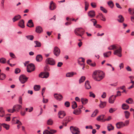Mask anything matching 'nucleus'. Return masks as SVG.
<instances>
[{
	"mask_svg": "<svg viewBox=\"0 0 134 134\" xmlns=\"http://www.w3.org/2000/svg\"><path fill=\"white\" fill-rule=\"evenodd\" d=\"M65 106L66 107H68L70 106V103L69 102L66 101L64 103Z\"/></svg>",
	"mask_w": 134,
	"mask_h": 134,
	"instance_id": "obj_51",
	"label": "nucleus"
},
{
	"mask_svg": "<svg viewBox=\"0 0 134 134\" xmlns=\"http://www.w3.org/2000/svg\"><path fill=\"white\" fill-rule=\"evenodd\" d=\"M85 31L82 28H77L75 31V34L81 37L84 34Z\"/></svg>",
	"mask_w": 134,
	"mask_h": 134,
	"instance_id": "obj_2",
	"label": "nucleus"
},
{
	"mask_svg": "<svg viewBox=\"0 0 134 134\" xmlns=\"http://www.w3.org/2000/svg\"><path fill=\"white\" fill-rule=\"evenodd\" d=\"M116 98V96H114L112 95L109 98V102L110 103L113 104L114 103Z\"/></svg>",
	"mask_w": 134,
	"mask_h": 134,
	"instance_id": "obj_13",
	"label": "nucleus"
},
{
	"mask_svg": "<svg viewBox=\"0 0 134 134\" xmlns=\"http://www.w3.org/2000/svg\"><path fill=\"white\" fill-rule=\"evenodd\" d=\"M90 95L89 96L90 97H92L93 98H94L95 97V94L93 93L92 92H90Z\"/></svg>",
	"mask_w": 134,
	"mask_h": 134,
	"instance_id": "obj_54",
	"label": "nucleus"
},
{
	"mask_svg": "<svg viewBox=\"0 0 134 134\" xmlns=\"http://www.w3.org/2000/svg\"><path fill=\"white\" fill-rule=\"evenodd\" d=\"M91 6L93 8H95L96 7V3L94 2H92L91 3Z\"/></svg>",
	"mask_w": 134,
	"mask_h": 134,
	"instance_id": "obj_55",
	"label": "nucleus"
},
{
	"mask_svg": "<svg viewBox=\"0 0 134 134\" xmlns=\"http://www.w3.org/2000/svg\"><path fill=\"white\" fill-rule=\"evenodd\" d=\"M81 112V109H80L79 108H77L74 110L73 112V113L76 115H79L80 114Z\"/></svg>",
	"mask_w": 134,
	"mask_h": 134,
	"instance_id": "obj_19",
	"label": "nucleus"
},
{
	"mask_svg": "<svg viewBox=\"0 0 134 134\" xmlns=\"http://www.w3.org/2000/svg\"><path fill=\"white\" fill-rule=\"evenodd\" d=\"M118 19L117 20L120 23H122L124 21V18L122 15H120L118 16Z\"/></svg>",
	"mask_w": 134,
	"mask_h": 134,
	"instance_id": "obj_22",
	"label": "nucleus"
},
{
	"mask_svg": "<svg viewBox=\"0 0 134 134\" xmlns=\"http://www.w3.org/2000/svg\"><path fill=\"white\" fill-rule=\"evenodd\" d=\"M79 59H81V60H80V61H79V60L78 61V63L79 64L80 63V62H82L83 63H84V62H85V59L84 58H79Z\"/></svg>",
	"mask_w": 134,
	"mask_h": 134,
	"instance_id": "obj_57",
	"label": "nucleus"
},
{
	"mask_svg": "<svg viewBox=\"0 0 134 134\" xmlns=\"http://www.w3.org/2000/svg\"><path fill=\"white\" fill-rule=\"evenodd\" d=\"M104 73L102 71H97L94 72L92 77L93 79L96 81H99L104 77Z\"/></svg>",
	"mask_w": 134,
	"mask_h": 134,
	"instance_id": "obj_1",
	"label": "nucleus"
},
{
	"mask_svg": "<svg viewBox=\"0 0 134 134\" xmlns=\"http://www.w3.org/2000/svg\"><path fill=\"white\" fill-rule=\"evenodd\" d=\"M121 95V92L120 91H118L116 95L115 96H116V97L117 96H120Z\"/></svg>",
	"mask_w": 134,
	"mask_h": 134,
	"instance_id": "obj_60",
	"label": "nucleus"
},
{
	"mask_svg": "<svg viewBox=\"0 0 134 134\" xmlns=\"http://www.w3.org/2000/svg\"><path fill=\"white\" fill-rule=\"evenodd\" d=\"M35 31L37 33H40L42 32L43 30L41 27L38 26L36 27Z\"/></svg>",
	"mask_w": 134,
	"mask_h": 134,
	"instance_id": "obj_17",
	"label": "nucleus"
},
{
	"mask_svg": "<svg viewBox=\"0 0 134 134\" xmlns=\"http://www.w3.org/2000/svg\"><path fill=\"white\" fill-rule=\"evenodd\" d=\"M122 49L121 47H120L119 49H117L114 52V54L120 57L121 56V52Z\"/></svg>",
	"mask_w": 134,
	"mask_h": 134,
	"instance_id": "obj_10",
	"label": "nucleus"
},
{
	"mask_svg": "<svg viewBox=\"0 0 134 134\" xmlns=\"http://www.w3.org/2000/svg\"><path fill=\"white\" fill-rule=\"evenodd\" d=\"M116 126L117 129H120L126 126V125L123 122H120L116 123Z\"/></svg>",
	"mask_w": 134,
	"mask_h": 134,
	"instance_id": "obj_9",
	"label": "nucleus"
},
{
	"mask_svg": "<svg viewBox=\"0 0 134 134\" xmlns=\"http://www.w3.org/2000/svg\"><path fill=\"white\" fill-rule=\"evenodd\" d=\"M18 25L20 27L23 28L25 27L24 21L22 19L19 21Z\"/></svg>",
	"mask_w": 134,
	"mask_h": 134,
	"instance_id": "obj_16",
	"label": "nucleus"
},
{
	"mask_svg": "<svg viewBox=\"0 0 134 134\" xmlns=\"http://www.w3.org/2000/svg\"><path fill=\"white\" fill-rule=\"evenodd\" d=\"M5 113L4 110L2 108H0V116L3 117Z\"/></svg>",
	"mask_w": 134,
	"mask_h": 134,
	"instance_id": "obj_27",
	"label": "nucleus"
},
{
	"mask_svg": "<svg viewBox=\"0 0 134 134\" xmlns=\"http://www.w3.org/2000/svg\"><path fill=\"white\" fill-rule=\"evenodd\" d=\"M47 64H48L51 65H54L55 64V60L52 58H49L47 59L46 60Z\"/></svg>",
	"mask_w": 134,
	"mask_h": 134,
	"instance_id": "obj_5",
	"label": "nucleus"
},
{
	"mask_svg": "<svg viewBox=\"0 0 134 134\" xmlns=\"http://www.w3.org/2000/svg\"><path fill=\"white\" fill-rule=\"evenodd\" d=\"M58 117L59 118L62 119L66 115L65 112L63 111H60L58 113Z\"/></svg>",
	"mask_w": 134,
	"mask_h": 134,
	"instance_id": "obj_12",
	"label": "nucleus"
},
{
	"mask_svg": "<svg viewBox=\"0 0 134 134\" xmlns=\"http://www.w3.org/2000/svg\"><path fill=\"white\" fill-rule=\"evenodd\" d=\"M124 113L125 114V116L126 118V119L128 118L130 115V113L129 112L127 111H125Z\"/></svg>",
	"mask_w": 134,
	"mask_h": 134,
	"instance_id": "obj_42",
	"label": "nucleus"
},
{
	"mask_svg": "<svg viewBox=\"0 0 134 134\" xmlns=\"http://www.w3.org/2000/svg\"><path fill=\"white\" fill-rule=\"evenodd\" d=\"M108 5L111 8H112L114 6L113 2L111 1H109L107 2Z\"/></svg>",
	"mask_w": 134,
	"mask_h": 134,
	"instance_id": "obj_29",
	"label": "nucleus"
},
{
	"mask_svg": "<svg viewBox=\"0 0 134 134\" xmlns=\"http://www.w3.org/2000/svg\"><path fill=\"white\" fill-rule=\"evenodd\" d=\"M100 10L103 11V12L105 13H107V11L105 8L101 6L100 7Z\"/></svg>",
	"mask_w": 134,
	"mask_h": 134,
	"instance_id": "obj_48",
	"label": "nucleus"
},
{
	"mask_svg": "<svg viewBox=\"0 0 134 134\" xmlns=\"http://www.w3.org/2000/svg\"><path fill=\"white\" fill-rule=\"evenodd\" d=\"M40 86L39 85H35L34 86V89L35 91H38L39 90Z\"/></svg>",
	"mask_w": 134,
	"mask_h": 134,
	"instance_id": "obj_36",
	"label": "nucleus"
},
{
	"mask_svg": "<svg viewBox=\"0 0 134 134\" xmlns=\"http://www.w3.org/2000/svg\"><path fill=\"white\" fill-rule=\"evenodd\" d=\"M49 8L51 10H54L56 8V5L53 1H52L51 2Z\"/></svg>",
	"mask_w": 134,
	"mask_h": 134,
	"instance_id": "obj_14",
	"label": "nucleus"
},
{
	"mask_svg": "<svg viewBox=\"0 0 134 134\" xmlns=\"http://www.w3.org/2000/svg\"><path fill=\"white\" fill-rule=\"evenodd\" d=\"M35 42L36 44V45L35 46V47H40L41 46V44L40 42L37 41H35Z\"/></svg>",
	"mask_w": 134,
	"mask_h": 134,
	"instance_id": "obj_37",
	"label": "nucleus"
},
{
	"mask_svg": "<svg viewBox=\"0 0 134 134\" xmlns=\"http://www.w3.org/2000/svg\"><path fill=\"white\" fill-rule=\"evenodd\" d=\"M103 55H104V57H108L109 56V54H108V53L106 52L105 53H104L103 54Z\"/></svg>",
	"mask_w": 134,
	"mask_h": 134,
	"instance_id": "obj_61",
	"label": "nucleus"
},
{
	"mask_svg": "<svg viewBox=\"0 0 134 134\" xmlns=\"http://www.w3.org/2000/svg\"><path fill=\"white\" fill-rule=\"evenodd\" d=\"M35 69V66L34 64L30 63L28 64L27 67V71L31 72L34 71Z\"/></svg>",
	"mask_w": 134,
	"mask_h": 134,
	"instance_id": "obj_3",
	"label": "nucleus"
},
{
	"mask_svg": "<svg viewBox=\"0 0 134 134\" xmlns=\"http://www.w3.org/2000/svg\"><path fill=\"white\" fill-rule=\"evenodd\" d=\"M85 86L86 88L87 89H89L91 88L89 82L88 81H86L85 84Z\"/></svg>",
	"mask_w": 134,
	"mask_h": 134,
	"instance_id": "obj_23",
	"label": "nucleus"
},
{
	"mask_svg": "<svg viewBox=\"0 0 134 134\" xmlns=\"http://www.w3.org/2000/svg\"><path fill=\"white\" fill-rule=\"evenodd\" d=\"M71 118L70 117L67 116L64 119L63 121L65 123H68L70 121Z\"/></svg>",
	"mask_w": 134,
	"mask_h": 134,
	"instance_id": "obj_28",
	"label": "nucleus"
},
{
	"mask_svg": "<svg viewBox=\"0 0 134 134\" xmlns=\"http://www.w3.org/2000/svg\"><path fill=\"white\" fill-rule=\"evenodd\" d=\"M63 64L62 62H59L57 66L59 67H60L62 65H63Z\"/></svg>",
	"mask_w": 134,
	"mask_h": 134,
	"instance_id": "obj_63",
	"label": "nucleus"
},
{
	"mask_svg": "<svg viewBox=\"0 0 134 134\" xmlns=\"http://www.w3.org/2000/svg\"><path fill=\"white\" fill-rule=\"evenodd\" d=\"M85 79V77L82 76L81 77L79 80V82L80 83L83 82Z\"/></svg>",
	"mask_w": 134,
	"mask_h": 134,
	"instance_id": "obj_44",
	"label": "nucleus"
},
{
	"mask_svg": "<svg viewBox=\"0 0 134 134\" xmlns=\"http://www.w3.org/2000/svg\"><path fill=\"white\" fill-rule=\"evenodd\" d=\"M115 110V109H113L112 108H111L109 109V112L110 113H112Z\"/></svg>",
	"mask_w": 134,
	"mask_h": 134,
	"instance_id": "obj_59",
	"label": "nucleus"
},
{
	"mask_svg": "<svg viewBox=\"0 0 134 134\" xmlns=\"http://www.w3.org/2000/svg\"><path fill=\"white\" fill-rule=\"evenodd\" d=\"M54 98L60 101L62 100L63 97L60 94H58L57 93L54 94Z\"/></svg>",
	"mask_w": 134,
	"mask_h": 134,
	"instance_id": "obj_11",
	"label": "nucleus"
},
{
	"mask_svg": "<svg viewBox=\"0 0 134 134\" xmlns=\"http://www.w3.org/2000/svg\"><path fill=\"white\" fill-rule=\"evenodd\" d=\"M49 76V73L47 72H42L39 75L40 77L42 78H47Z\"/></svg>",
	"mask_w": 134,
	"mask_h": 134,
	"instance_id": "obj_7",
	"label": "nucleus"
},
{
	"mask_svg": "<svg viewBox=\"0 0 134 134\" xmlns=\"http://www.w3.org/2000/svg\"><path fill=\"white\" fill-rule=\"evenodd\" d=\"M98 112V110H96L93 113V114H92L91 115L92 117H94L97 114Z\"/></svg>",
	"mask_w": 134,
	"mask_h": 134,
	"instance_id": "obj_43",
	"label": "nucleus"
},
{
	"mask_svg": "<svg viewBox=\"0 0 134 134\" xmlns=\"http://www.w3.org/2000/svg\"><path fill=\"white\" fill-rule=\"evenodd\" d=\"M116 7L118 8H120V9H122V7H121L120 5H119V3H116Z\"/></svg>",
	"mask_w": 134,
	"mask_h": 134,
	"instance_id": "obj_62",
	"label": "nucleus"
},
{
	"mask_svg": "<svg viewBox=\"0 0 134 134\" xmlns=\"http://www.w3.org/2000/svg\"><path fill=\"white\" fill-rule=\"evenodd\" d=\"M27 26L30 27H34V24L32 20H30L28 21V23L27 24Z\"/></svg>",
	"mask_w": 134,
	"mask_h": 134,
	"instance_id": "obj_20",
	"label": "nucleus"
},
{
	"mask_svg": "<svg viewBox=\"0 0 134 134\" xmlns=\"http://www.w3.org/2000/svg\"><path fill=\"white\" fill-rule=\"evenodd\" d=\"M107 129L109 131H110L111 130H113L114 129V127L111 124L108 125L107 126Z\"/></svg>",
	"mask_w": 134,
	"mask_h": 134,
	"instance_id": "obj_31",
	"label": "nucleus"
},
{
	"mask_svg": "<svg viewBox=\"0 0 134 134\" xmlns=\"http://www.w3.org/2000/svg\"><path fill=\"white\" fill-rule=\"evenodd\" d=\"M5 75L3 73H2L0 75V80H4L5 79Z\"/></svg>",
	"mask_w": 134,
	"mask_h": 134,
	"instance_id": "obj_38",
	"label": "nucleus"
},
{
	"mask_svg": "<svg viewBox=\"0 0 134 134\" xmlns=\"http://www.w3.org/2000/svg\"><path fill=\"white\" fill-rule=\"evenodd\" d=\"M15 111V109H14L13 108V109H9L8 110V111L9 113H13Z\"/></svg>",
	"mask_w": 134,
	"mask_h": 134,
	"instance_id": "obj_56",
	"label": "nucleus"
},
{
	"mask_svg": "<svg viewBox=\"0 0 134 134\" xmlns=\"http://www.w3.org/2000/svg\"><path fill=\"white\" fill-rule=\"evenodd\" d=\"M36 59L37 62H41L42 60V57L41 55H38L36 57Z\"/></svg>",
	"mask_w": 134,
	"mask_h": 134,
	"instance_id": "obj_25",
	"label": "nucleus"
},
{
	"mask_svg": "<svg viewBox=\"0 0 134 134\" xmlns=\"http://www.w3.org/2000/svg\"><path fill=\"white\" fill-rule=\"evenodd\" d=\"M116 48V46L114 45L111 46L108 48V49L109 50H113Z\"/></svg>",
	"mask_w": 134,
	"mask_h": 134,
	"instance_id": "obj_41",
	"label": "nucleus"
},
{
	"mask_svg": "<svg viewBox=\"0 0 134 134\" xmlns=\"http://www.w3.org/2000/svg\"><path fill=\"white\" fill-rule=\"evenodd\" d=\"M53 53L57 57L60 54V50L57 47H55L54 48Z\"/></svg>",
	"mask_w": 134,
	"mask_h": 134,
	"instance_id": "obj_8",
	"label": "nucleus"
},
{
	"mask_svg": "<svg viewBox=\"0 0 134 134\" xmlns=\"http://www.w3.org/2000/svg\"><path fill=\"white\" fill-rule=\"evenodd\" d=\"M126 102L127 103L129 104H132L133 103V101L131 98H129L128 99L126 100Z\"/></svg>",
	"mask_w": 134,
	"mask_h": 134,
	"instance_id": "obj_35",
	"label": "nucleus"
},
{
	"mask_svg": "<svg viewBox=\"0 0 134 134\" xmlns=\"http://www.w3.org/2000/svg\"><path fill=\"white\" fill-rule=\"evenodd\" d=\"M81 101L83 104L85 105L87 103L88 100L86 98H82L81 99Z\"/></svg>",
	"mask_w": 134,
	"mask_h": 134,
	"instance_id": "obj_26",
	"label": "nucleus"
},
{
	"mask_svg": "<svg viewBox=\"0 0 134 134\" xmlns=\"http://www.w3.org/2000/svg\"><path fill=\"white\" fill-rule=\"evenodd\" d=\"M28 79V78L24 75H21L19 77V80L22 83H24L26 82Z\"/></svg>",
	"mask_w": 134,
	"mask_h": 134,
	"instance_id": "obj_6",
	"label": "nucleus"
},
{
	"mask_svg": "<svg viewBox=\"0 0 134 134\" xmlns=\"http://www.w3.org/2000/svg\"><path fill=\"white\" fill-rule=\"evenodd\" d=\"M13 124H18L19 125H22L21 122L18 120H16V122H13Z\"/></svg>",
	"mask_w": 134,
	"mask_h": 134,
	"instance_id": "obj_49",
	"label": "nucleus"
},
{
	"mask_svg": "<svg viewBox=\"0 0 134 134\" xmlns=\"http://www.w3.org/2000/svg\"><path fill=\"white\" fill-rule=\"evenodd\" d=\"M76 72H72L67 73L66 74V76L67 77H71L73 76L74 75H76Z\"/></svg>",
	"mask_w": 134,
	"mask_h": 134,
	"instance_id": "obj_24",
	"label": "nucleus"
},
{
	"mask_svg": "<svg viewBox=\"0 0 134 134\" xmlns=\"http://www.w3.org/2000/svg\"><path fill=\"white\" fill-rule=\"evenodd\" d=\"M6 60L4 58H2L0 59V63L2 64H5L6 63Z\"/></svg>",
	"mask_w": 134,
	"mask_h": 134,
	"instance_id": "obj_39",
	"label": "nucleus"
},
{
	"mask_svg": "<svg viewBox=\"0 0 134 134\" xmlns=\"http://www.w3.org/2000/svg\"><path fill=\"white\" fill-rule=\"evenodd\" d=\"M26 37L29 40H32L34 38L33 35H28L26 36Z\"/></svg>",
	"mask_w": 134,
	"mask_h": 134,
	"instance_id": "obj_45",
	"label": "nucleus"
},
{
	"mask_svg": "<svg viewBox=\"0 0 134 134\" xmlns=\"http://www.w3.org/2000/svg\"><path fill=\"white\" fill-rule=\"evenodd\" d=\"M20 71V69L18 68H16L15 70V73L16 74L19 73Z\"/></svg>",
	"mask_w": 134,
	"mask_h": 134,
	"instance_id": "obj_52",
	"label": "nucleus"
},
{
	"mask_svg": "<svg viewBox=\"0 0 134 134\" xmlns=\"http://www.w3.org/2000/svg\"><path fill=\"white\" fill-rule=\"evenodd\" d=\"M70 129L72 133L74 134H80V131L78 128L73 126H71Z\"/></svg>",
	"mask_w": 134,
	"mask_h": 134,
	"instance_id": "obj_4",
	"label": "nucleus"
},
{
	"mask_svg": "<svg viewBox=\"0 0 134 134\" xmlns=\"http://www.w3.org/2000/svg\"><path fill=\"white\" fill-rule=\"evenodd\" d=\"M90 65L92 67H94L96 66V64L95 62H94L92 63H91L90 64Z\"/></svg>",
	"mask_w": 134,
	"mask_h": 134,
	"instance_id": "obj_64",
	"label": "nucleus"
},
{
	"mask_svg": "<svg viewBox=\"0 0 134 134\" xmlns=\"http://www.w3.org/2000/svg\"><path fill=\"white\" fill-rule=\"evenodd\" d=\"M2 125L3 126V127L7 130H8L9 129V125L5 124H3Z\"/></svg>",
	"mask_w": 134,
	"mask_h": 134,
	"instance_id": "obj_40",
	"label": "nucleus"
},
{
	"mask_svg": "<svg viewBox=\"0 0 134 134\" xmlns=\"http://www.w3.org/2000/svg\"><path fill=\"white\" fill-rule=\"evenodd\" d=\"M43 134H53L52 133H51L47 130H45L43 132Z\"/></svg>",
	"mask_w": 134,
	"mask_h": 134,
	"instance_id": "obj_50",
	"label": "nucleus"
},
{
	"mask_svg": "<svg viewBox=\"0 0 134 134\" xmlns=\"http://www.w3.org/2000/svg\"><path fill=\"white\" fill-rule=\"evenodd\" d=\"M21 18V16L19 15H17L15 16L12 19L13 21H15L18 20Z\"/></svg>",
	"mask_w": 134,
	"mask_h": 134,
	"instance_id": "obj_18",
	"label": "nucleus"
},
{
	"mask_svg": "<svg viewBox=\"0 0 134 134\" xmlns=\"http://www.w3.org/2000/svg\"><path fill=\"white\" fill-rule=\"evenodd\" d=\"M53 123V121L51 119H50L49 120H48L47 122V124L48 125H52Z\"/></svg>",
	"mask_w": 134,
	"mask_h": 134,
	"instance_id": "obj_46",
	"label": "nucleus"
},
{
	"mask_svg": "<svg viewBox=\"0 0 134 134\" xmlns=\"http://www.w3.org/2000/svg\"><path fill=\"white\" fill-rule=\"evenodd\" d=\"M21 108V106L20 105H16L13 107V108L18 111H19L20 109Z\"/></svg>",
	"mask_w": 134,
	"mask_h": 134,
	"instance_id": "obj_21",
	"label": "nucleus"
},
{
	"mask_svg": "<svg viewBox=\"0 0 134 134\" xmlns=\"http://www.w3.org/2000/svg\"><path fill=\"white\" fill-rule=\"evenodd\" d=\"M99 18L101 20L104 21L105 20V17L103 16V15H102L101 16H100Z\"/></svg>",
	"mask_w": 134,
	"mask_h": 134,
	"instance_id": "obj_58",
	"label": "nucleus"
},
{
	"mask_svg": "<svg viewBox=\"0 0 134 134\" xmlns=\"http://www.w3.org/2000/svg\"><path fill=\"white\" fill-rule=\"evenodd\" d=\"M88 16L91 18L94 17L95 15V12L94 10L90 11L88 13Z\"/></svg>",
	"mask_w": 134,
	"mask_h": 134,
	"instance_id": "obj_15",
	"label": "nucleus"
},
{
	"mask_svg": "<svg viewBox=\"0 0 134 134\" xmlns=\"http://www.w3.org/2000/svg\"><path fill=\"white\" fill-rule=\"evenodd\" d=\"M72 109H74L77 107L76 103L75 101L73 102L72 103Z\"/></svg>",
	"mask_w": 134,
	"mask_h": 134,
	"instance_id": "obj_34",
	"label": "nucleus"
},
{
	"mask_svg": "<svg viewBox=\"0 0 134 134\" xmlns=\"http://www.w3.org/2000/svg\"><path fill=\"white\" fill-rule=\"evenodd\" d=\"M129 106L125 104H123L122 105V108L124 110H127L129 108Z\"/></svg>",
	"mask_w": 134,
	"mask_h": 134,
	"instance_id": "obj_30",
	"label": "nucleus"
},
{
	"mask_svg": "<svg viewBox=\"0 0 134 134\" xmlns=\"http://www.w3.org/2000/svg\"><path fill=\"white\" fill-rule=\"evenodd\" d=\"M93 23V25L95 26L97 23V21L94 19H92L90 20Z\"/></svg>",
	"mask_w": 134,
	"mask_h": 134,
	"instance_id": "obj_53",
	"label": "nucleus"
},
{
	"mask_svg": "<svg viewBox=\"0 0 134 134\" xmlns=\"http://www.w3.org/2000/svg\"><path fill=\"white\" fill-rule=\"evenodd\" d=\"M101 103L99 104V107L101 108H104L106 105V103L105 102H103L101 101Z\"/></svg>",
	"mask_w": 134,
	"mask_h": 134,
	"instance_id": "obj_33",
	"label": "nucleus"
},
{
	"mask_svg": "<svg viewBox=\"0 0 134 134\" xmlns=\"http://www.w3.org/2000/svg\"><path fill=\"white\" fill-rule=\"evenodd\" d=\"M44 70L45 71H49L50 69L49 66L46 65L44 67Z\"/></svg>",
	"mask_w": 134,
	"mask_h": 134,
	"instance_id": "obj_47",
	"label": "nucleus"
},
{
	"mask_svg": "<svg viewBox=\"0 0 134 134\" xmlns=\"http://www.w3.org/2000/svg\"><path fill=\"white\" fill-rule=\"evenodd\" d=\"M104 115H102L98 116L97 118V120L98 121H99L101 120H103Z\"/></svg>",
	"mask_w": 134,
	"mask_h": 134,
	"instance_id": "obj_32",
	"label": "nucleus"
}]
</instances>
